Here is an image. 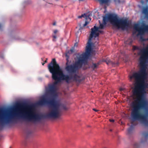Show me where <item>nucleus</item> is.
<instances>
[{
  "instance_id": "obj_1",
  "label": "nucleus",
  "mask_w": 148,
  "mask_h": 148,
  "mask_svg": "<svg viewBox=\"0 0 148 148\" xmlns=\"http://www.w3.org/2000/svg\"><path fill=\"white\" fill-rule=\"evenodd\" d=\"M139 55L140 68L138 72L130 76L131 79H135L140 82L136 86L132 92L136 97L131 104V117L133 121L138 120L148 125V101L145 98L148 92V83L145 82L147 74L146 71V63L148 62V45L140 50Z\"/></svg>"
},
{
  "instance_id": "obj_2",
  "label": "nucleus",
  "mask_w": 148,
  "mask_h": 148,
  "mask_svg": "<svg viewBox=\"0 0 148 148\" xmlns=\"http://www.w3.org/2000/svg\"><path fill=\"white\" fill-rule=\"evenodd\" d=\"M58 75L52 74L53 80L56 81L53 84L49 85L48 88H46V94L40 97V100L36 102V105L40 106H47L49 108V112L46 115L34 113V115L30 117L26 118L29 120V119L35 121H40L42 119H51L58 118L59 114V109L61 103L59 100L57 99L58 94L55 91V87L58 83L63 81H65L67 83L70 82L68 79L69 77L62 75L60 74Z\"/></svg>"
},
{
  "instance_id": "obj_3",
  "label": "nucleus",
  "mask_w": 148,
  "mask_h": 148,
  "mask_svg": "<svg viewBox=\"0 0 148 148\" xmlns=\"http://www.w3.org/2000/svg\"><path fill=\"white\" fill-rule=\"evenodd\" d=\"M11 106L6 107L3 106L0 107V130H2L3 128L6 125H8L12 123L16 122L17 120H23L26 121H32L35 122L34 120H32L30 119L28 120L26 119V118L30 117L31 115H34V113H32L29 111H25L24 114L22 116H12L8 117L2 114L1 113L2 112L6 110L9 107Z\"/></svg>"
},
{
  "instance_id": "obj_4",
  "label": "nucleus",
  "mask_w": 148,
  "mask_h": 148,
  "mask_svg": "<svg viewBox=\"0 0 148 148\" xmlns=\"http://www.w3.org/2000/svg\"><path fill=\"white\" fill-rule=\"evenodd\" d=\"M66 57V67L65 69L69 75L68 79H66L68 80H73L74 81L80 83L83 80L82 79H79L80 76L76 73L77 71L79 69L78 66L76 64L75 62V63L73 64H69V57Z\"/></svg>"
},
{
  "instance_id": "obj_5",
  "label": "nucleus",
  "mask_w": 148,
  "mask_h": 148,
  "mask_svg": "<svg viewBox=\"0 0 148 148\" xmlns=\"http://www.w3.org/2000/svg\"><path fill=\"white\" fill-rule=\"evenodd\" d=\"M107 19L112 25L122 29H124L129 25V22L127 19H119L116 14H109L107 16Z\"/></svg>"
},
{
  "instance_id": "obj_6",
  "label": "nucleus",
  "mask_w": 148,
  "mask_h": 148,
  "mask_svg": "<svg viewBox=\"0 0 148 148\" xmlns=\"http://www.w3.org/2000/svg\"><path fill=\"white\" fill-rule=\"evenodd\" d=\"M99 26H96L95 24L93 27L91 29V32L88 41L87 43V45L86 46V50L92 52V46L93 43L91 42V40L93 38H96L99 36L100 34H102V23L100 21H99Z\"/></svg>"
},
{
  "instance_id": "obj_7",
  "label": "nucleus",
  "mask_w": 148,
  "mask_h": 148,
  "mask_svg": "<svg viewBox=\"0 0 148 148\" xmlns=\"http://www.w3.org/2000/svg\"><path fill=\"white\" fill-rule=\"evenodd\" d=\"M48 69L50 73L53 75H58L60 74L66 77H69L67 75L64 74L58 64L57 63L55 58H53L51 62L48 64Z\"/></svg>"
},
{
  "instance_id": "obj_8",
  "label": "nucleus",
  "mask_w": 148,
  "mask_h": 148,
  "mask_svg": "<svg viewBox=\"0 0 148 148\" xmlns=\"http://www.w3.org/2000/svg\"><path fill=\"white\" fill-rule=\"evenodd\" d=\"M91 53L86 50L85 52L83 53L79 56L77 57V60L75 61V64L76 65L78 66L79 69L82 68L83 64H87L88 58Z\"/></svg>"
},
{
  "instance_id": "obj_9",
  "label": "nucleus",
  "mask_w": 148,
  "mask_h": 148,
  "mask_svg": "<svg viewBox=\"0 0 148 148\" xmlns=\"http://www.w3.org/2000/svg\"><path fill=\"white\" fill-rule=\"evenodd\" d=\"M20 32V30L16 27L10 30L8 34L9 40L10 41L16 40L20 41H23V40L18 36Z\"/></svg>"
},
{
  "instance_id": "obj_10",
  "label": "nucleus",
  "mask_w": 148,
  "mask_h": 148,
  "mask_svg": "<svg viewBox=\"0 0 148 148\" xmlns=\"http://www.w3.org/2000/svg\"><path fill=\"white\" fill-rule=\"evenodd\" d=\"M148 141V130L143 131L141 133V138L140 141L139 143H134V148H139L141 144H147Z\"/></svg>"
},
{
  "instance_id": "obj_11",
  "label": "nucleus",
  "mask_w": 148,
  "mask_h": 148,
  "mask_svg": "<svg viewBox=\"0 0 148 148\" xmlns=\"http://www.w3.org/2000/svg\"><path fill=\"white\" fill-rule=\"evenodd\" d=\"M29 103V102L27 100H23L17 101L14 104V106L16 107L21 105H27Z\"/></svg>"
},
{
  "instance_id": "obj_12",
  "label": "nucleus",
  "mask_w": 148,
  "mask_h": 148,
  "mask_svg": "<svg viewBox=\"0 0 148 148\" xmlns=\"http://www.w3.org/2000/svg\"><path fill=\"white\" fill-rule=\"evenodd\" d=\"M102 62H105L108 65H112V66H114L116 65H118L119 63H116L115 62H113L109 60L106 59L104 60L102 58Z\"/></svg>"
},
{
  "instance_id": "obj_13",
  "label": "nucleus",
  "mask_w": 148,
  "mask_h": 148,
  "mask_svg": "<svg viewBox=\"0 0 148 148\" xmlns=\"http://www.w3.org/2000/svg\"><path fill=\"white\" fill-rule=\"evenodd\" d=\"M142 12L144 14L146 18L148 19V6L143 8Z\"/></svg>"
},
{
  "instance_id": "obj_14",
  "label": "nucleus",
  "mask_w": 148,
  "mask_h": 148,
  "mask_svg": "<svg viewBox=\"0 0 148 148\" xmlns=\"http://www.w3.org/2000/svg\"><path fill=\"white\" fill-rule=\"evenodd\" d=\"M99 63H94L92 62V64L89 66V68L93 70H94L95 69L98 68Z\"/></svg>"
},
{
  "instance_id": "obj_15",
  "label": "nucleus",
  "mask_w": 148,
  "mask_h": 148,
  "mask_svg": "<svg viewBox=\"0 0 148 148\" xmlns=\"http://www.w3.org/2000/svg\"><path fill=\"white\" fill-rule=\"evenodd\" d=\"M74 52L73 49H71L70 50H67L65 52V56L66 57H70L69 55L72 54Z\"/></svg>"
},
{
  "instance_id": "obj_16",
  "label": "nucleus",
  "mask_w": 148,
  "mask_h": 148,
  "mask_svg": "<svg viewBox=\"0 0 148 148\" xmlns=\"http://www.w3.org/2000/svg\"><path fill=\"white\" fill-rule=\"evenodd\" d=\"M92 15V13L90 12H89L88 13H85V16H84V17L86 20V21H87L89 19L90 20V21L91 20V18L90 17V16Z\"/></svg>"
},
{
  "instance_id": "obj_17",
  "label": "nucleus",
  "mask_w": 148,
  "mask_h": 148,
  "mask_svg": "<svg viewBox=\"0 0 148 148\" xmlns=\"http://www.w3.org/2000/svg\"><path fill=\"white\" fill-rule=\"evenodd\" d=\"M31 3V1L30 0H27V1H25L23 2V5L24 7H25V5L30 4Z\"/></svg>"
},
{
  "instance_id": "obj_18",
  "label": "nucleus",
  "mask_w": 148,
  "mask_h": 148,
  "mask_svg": "<svg viewBox=\"0 0 148 148\" xmlns=\"http://www.w3.org/2000/svg\"><path fill=\"white\" fill-rule=\"evenodd\" d=\"M93 12V16H94L96 17V16H99V12L98 11V10H93L92 12Z\"/></svg>"
},
{
  "instance_id": "obj_19",
  "label": "nucleus",
  "mask_w": 148,
  "mask_h": 148,
  "mask_svg": "<svg viewBox=\"0 0 148 148\" xmlns=\"http://www.w3.org/2000/svg\"><path fill=\"white\" fill-rule=\"evenodd\" d=\"M32 134V132L30 131H28L27 132V134L26 138L27 139Z\"/></svg>"
},
{
  "instance_id": "obj_20",
  "label": "nucleus",
  "mask_w": 148,
  "mask_h": 148,
  "mask_svg": "<svg viewBox=\"0 0 148 148\" xmlns=\"http://www.w3.org/2000/svg\"><path fill=\"white\" fill-rule=\"evenodd\" d=\"M61 103V104H60V106L59 108H60V106H61L62 108L63 109H64V110H67V108H66V106L65 105H64L63 104H62L61 103Z\"/></svg>"
},
{
  "instance_id": "obj_21",
  "label": "nucleus",
  "mask_w": 148,
  "mask_h": 148,
  "mask_svg": "<svg viewBox=\"0 0 148 148\" xmlns=\"http://www.w3.org/2000/svg\"><path fill=\"white\" fill-rule=\"evenodd\" d=\"M95 1H98L99 2L100 7V10H102V0H94Z\"/></svg>"
},
{
  "instance_id": "obj_22",
  "label": "nucleus",
  "mask_w": 148,
  "mask_h": 148,
  "mask_svg": "<svg viewBox=\"0 0 148 148\" xmlns=\"http://www.w3.org/2000/svg\"><path fill=\"white\" fill-rule=\"evenodd\" d=\"M109 0H102V4H107L109 2Z\"/></svg>"
},
{
  "instance_id": "obj_23",
  "label": "nucleus",
  "mask_w": 148,
  "mask_h": 148,
  "mask_svg": "<svg viewBox=\"0 0 148 148\" xmlns=\"http://www.w3.org/2000/svg\"><path fill=\"white\" fill-rule=\"evenodd\" d=\"M84 16H85V13H84L83 14H82L81 16H78V18H82V17H84Z\"/></svg>"
},
{
  "instance_id": "obj_24",
  "label": "nucleus",
  "mask_w": 148,
  "mask_h": 148,
  "mask_svg": "<svg viewBox=\"0 0 148 148\" xmlns=\"http://www.w3.org/2000/svg\"><path fill=\"white\" fill-rule=\"evenodd\" d=\"M89 22H88L87 21H86L85 22V23L83 25L84 27L86 26L88 23Z\"/></svg>"
},
{
  "instance_id": "obj_25",
  "label": "nucleus",
  "mask_w": 148,
  "mask_h": 148,
  "mask_svg": "<svg viewBox=\"0 0 148 148\" xmlns=\"http://www.w3.org/2000/svg\"><path fill=\"white\" fill-rule=\"evenodd\" d=\"M0 30H3V26L0 23Z\"/></svg>"
},
{
  "instance_id": "obj_26",
  "label": "nucleus",
  "mask_w": 148,
  "mask_h": 148,
  "mask_svg": "<svg viewBox=\"0 0 148 148\" xmlns=\"http://www.w3.org/2000/svg\"><path fill=\"white\" fill-rule=\"evenodd\" d=\"M134 50H136L138 49V47L135 46H134L133 47Z\"/></svg>"
},
{
  "instance_id": "obj_27",
  "label": "nucleus",
  "mask_w": 148,
  "mask_h": 148,
  "mask_svg": "<svg viewBox=\"0 0 148 148\" xmlns=\"http://www.w3.org/2000/svg\"><path fill=\"white\" fill-rule=\"evenodd\" d=\"M109 121L111 122H114V119H110Z\"/></svg>"
},
{
  "instance_id": "obj_28",
  "label": "nucleus",
  "mask_w": 148,
  "mask_h": 148,
  "mask_svg": "<svg viewBox=\"0 0 148 148\" xmlns=\"http://www.w3.org/2000/svg\"><path fill=\"white\" fill-rule=\"evenodd\" d=\"M11 70L13 72H16V71L14 69L12 68H11Z\"/></svg>"
},
{
  "instance_id": "obj_29",
  "label": "nucleus",
  "mask_w": 148,
  "mask_h": 148,
  "mask_svg": "<svg viewBox=\"0 0 148 148\" xmlns=\"http://www.w3.org/2000/svg\"><path fill=\"white\" fill-rule=\"evenodd\" d=\"M0 58H1L3 59H4V56L3 55H0Z\"/></svg>"
},
{
  "instance_id": "obj_30",
  "label": "nucleus",
  "mask_w": 148,
  "mask_h": 148,
  "mask_svg": "<svg viewBox=\"0 0 148 148\" xmlns=\"http://www.w3.org/2000/svg\"><path fill=\"white\" fill-rule=\"evenodd\" d=\"M124 90V88H120L119 89V90L120 91H122Z\"/></svg>"
},
{
  "instance_id": "obj_31",
  "label": "nucleus",
  "mask_w": 148,
  "mask_h": 148,
  "mask_svg": "<svg viewBox=\"0 0 148 148\" xmlns=\"http://www.w3.org/2000/svg\"><path fill=\"white\" fill-rule=\"evenodd\" d=\"M57 32V30H55L54 31V34H56Z\"/></svg>"
},
{
  "instance_id": "obj_32",
  "label": "nucleus",
  "mask_w": 148,
  "mask_h": 148,
  "mask_svg": "<svg viewBox=\"0 0 148 148\" xmlns=\"http://www.w3.org/2000/svg\"><path fill=\"white\" fill-rule=\"evenodd\" d=\"M93 110L94 111H95V112H97V111H98L97 110H96V109H95V108H93Z\"/></svg>"
},
{
  "instance_id": "obj_33",
  "label": "nucleus",
  "mask_w": 148,
  "mask_h": 148,
  "mask_svg": "<svg viewBox=\"0 0 148 148\" xmlns=\"http://www.w3.org/2000/svg\"><path fill=\"white\" fill-rule=\"evenodd\" d=\"M53 38H56V35H54L53 36Z\"/></svg>"
},
{
  "instance_id": "obj_34",
  "label": "nucleus",
  "mask_w": 148,
  "mask_h": 148,
  "mask_svg": "<svg viewBox=\"0 0 148 148\" xmlns=\"http://www.w3.org/2000/svg\"><path fill=\"white\" fill-rule=\"evenodd\" d=\"M47 62V61L46 60L45 63H42V65H44L45 64V62Z\"/></svg>"
},
{
  "instance_id": "obj_35",
  "label": "nucleus",
  "mask_w": 148,
  "mask_h": 148,
  "mask_svg": "<svg viewBox=\"0 0 148 148\" xmlns=\"http://www.w3.org/2000/svg\"><path fill=\"white\" fill-rule=\"evenodd\" d=\"M56 22H54L53 23V25H56Z\"/></svg>"
},
{
  "instance_id": "obj_36",
  "label": "nucleus",
  "mask_w": 148,
  "mask_h": 148,
  "mask_svg": "<svg viewBox=\"0 0 148 148\" xmlns=\"http://www.w3.org/2000/svg\"><path fill=\"white\" fill-rule=\"evenodd\" d=\"M79 1H83L84 0H79Z\"/></svg>"
},
{
  "instance_id": "obj_37",
  "label": "nucleus",
  "mask_w": 148,
  "mask_h": 148,
  "mask_svg": "<svg viewBox=\"0 0 148 148\" xmlns=\"http://www.w3.org/2000/svg\"><path fill=\"white\" fill-rule=\"evenodd\" d=\"M90 127V126H89V125H88V127Z\"/></svg>"
},
{
  "instance_id": "obj_38",
  "label": "nucleus",
  "mask_w": 148,
  "mask_h": 148,
  "mask_svg": "<svg viewBox=\"0 0 148 148\" xmlns=\"http://www.w3.org/2000/svg\"><path fill=\"white\" fill-rule=\"evenodd\" d=\"M102 28H103V24H102Z\"/></svg>"
},
{
  "instance_id": "obj_39",
  "label": "nucleus",
  "mask_w": 148,
  "mask_h": 148,
  "mask_svg": "<svg viewBox=\"0 0 148 148\" xmlns=\"http://www.w3.org/2000/svg\"><path fill=\"white\" fill-rule=\"evenodd\" d=\"M56 0V1H58V0Z\"/></svg>"
},
{
  "instance_id": "obj_40",
  "label": "nucleus",
  "mask_w": 148,
  "mask_h": 148,
  "mask_svg": "<svg viewBox=\"0 0 148 148\" xmlns=\"http://www.w3.org/2000/svg\"><path fill=\"white\" fill-rule=\"evenodd\" d=\"M110 131H112V130H110Z\"/></svg>"
},
{
  "instance_id": "obj_41",
  "label": "nucleus",
  "mask_w": 148,
  "mask_h": 148,
  "mask_svg": "<svg viewBox=\"0 0 148 148\" xmlns=\"http://www.w3.org/2000/svg\"><path fill=\"white\" fill-rule=\"evenodd\" d=\"M103 20H104V18H103Z\"/></svg>"
},
{
  "instance_id": "obj_42",
  "label": "nucleus",
  "mask_w": 148,
  "mask_h": 148,
  "mask_svg": "<svg viewBox=\"0 0 148 148\" xmlns=\"http://www.w3.org/2000/svg\"><path fill=\"white\" fill-rule=\"evenodd\" d=\"M87 69V68H86L85 69Z\"/></svg>"
},
{
  "instance_id": "obj_43",
  "label": "nucleus",
  "mask_w": 148,
  "mask_h": 148,
  "mask_svg": "<svg viewBox=\"0 0 148 148\" xmlns=\"http://www.w3.org/2000/svg\"><path fill=\"white\" fill-rule=\"evenodd\" d=\"M49 4H50V3H49ZM50 4H51V3Z\"/></svg>"
},
{
  "instance_id": "obj_44",
  "label": "nucleus",
  "mask_w": 148,
  "mask_h": 148,
  "mask_svg": "<svg viewBox=\"0 0 148 148\" xmlns=\"http://www.w3.org/2000/svg\"><path fill=\"white\" fill-rule=\"evenodd\" d=\"M104 148H106V147H104Z\"/></svg>"
},
{
  "instance_id": "obj_45",
  "label": "nucleus",
  "mask_w": 148,
  "mask_h": 148,
  "mask_svg": "<svg viewBox=\"0 0 148 148\" xmlns=\"http://www.w3.org/2000/svg\"><path fill=\"white\" fill-rule=\"evenodd\" d=\"M10 148H11V147H10Z\"/></svg>"
}]
</instances>
